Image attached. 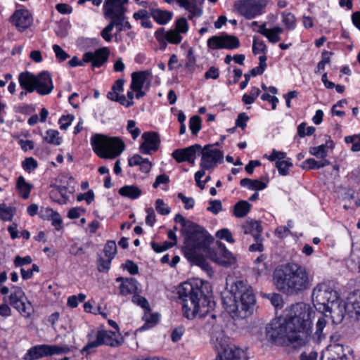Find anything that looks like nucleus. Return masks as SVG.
Listing matches in <instances>:
<instances>
[{"instance_id":"f257e3e1","label":"nucleus","mask_w":360,"mask_h":360,"mask_svg":"<svg viewBox=\"0 0 360 360\" xmlns=\"http://www.w3.org/2000/svg\"><path fill=\"white\" fill-rule=\"evenodd\" d=\"M177 294L182 301L184 315L188 319L206 316L215 305L208 283H204L201 280L182 283Z\"/></svg>"},{"instance_id":"f03ea898","label":"nucleus","mask_w":360,"mask_h":360,"mask_svg":"<svg viewBox=\"0 0 360 360\" xmlns=\"http://www.w3.org/2000/svg\"><path fill=\"white\" fill-rule=\"evenodd\" d=\"M276 288L290 295H300L309 289L312 277L304 266L289 262L278 266L273 274Z\"/></svg>"},{"instance_id":"7ed1b4c3","label":"nucleus","mask_w":360,"mask_h":360,"mask_svg":"<svg viewBox=\"0 0 360 360\" xmlns=\"http://www.w3.org/2000/svg\"><path fill=\"white\" fill-rule=\"evenodd\" d=\"M222 304L233 319H245L251 316L256 305L252 288L245 281H237L230 290L221 294Z\"/></svg>"},{"instance_id":"20e7f679","label":"nucleus","mask_w":360,"mask_h":360,"mask_svg":"<svg viewBox=\"0 0 360 360\" xmlns=\"http://www.w3.org/2000/svg\"><path fill=\"white\" fill-rule=\"evenodd\" d=\"M174 221L181 226V232L184 237L183 251L184 256L190 262L203 266L205 260L202 252H205L209 243L207 232L200 226L186 220L181 214H177L174 217Z\"/></svg>"},{"instance_id":"39448f33","label":"nucleus","mask_w":360,"mask_h":360,"mask_svg":"<svg viewBox=\"0 0 360 360\" xmlns=\"http://www.w3.org/2000/svg\"><path fill=\"white\" fill-rule=\"evenodd\" d=\"M314 310L309 304L298 302L291 305L285 311V318L288 323V328L296 335L299 346L304 345L312 333V319Z\"/></svg>"},{"instance_id":"423d86ee","label":"nucleus","mask_w":360,"mask_h":360,"mask_svg":"<svg viewBox=\"0 0 360 360\" xmlns=\"http://www.w3.org/2000/svg\"><path fill=\"white\" fill-rule=\"evenodd\" d=\"M312 300L319 310L329 311L334 323L342 321L345 314V302L339 298L338 292L326 283H319L313 289Z\"/></svg>"},{"instance_id":"0eeeda50","label":"nucleus","mask_w":360,"mask_h":360,"mask_svg":"<svg viewBox=\"0 0 360 360\" xmlns=\"http://www.w3.org/2000/svg\"><path fill=\"white\" fill-rule=\"evenodd\" d=\"M91 145L94 152L101 158L114 159L124 150V141L119 137H110L101 134H96L91 138Z\"/></svg>"},{"instance_id":"6e6552de","label":"nucleus","mask_w":360,"mask_h":360,"mask_svg":"<svg viewBox=\"0 0 360 360\" xmlns=\"http://www.w3.org/2000/svg\"><path fill=\"white\" fill-rule=\"evenodd\" d=\"M212 340L217 352L215 360H248L245 352L231 345L224 331L216 332Z\"/></svg>"},{"instance_id":"1a4fd4ad","label":"nucleus","mask_w":360,"mask_h":360,"mask_svg":"<svg viewBox=\"0 0 360 360\" xmlns=\"http://www.w3.org/2000/svg\"><path fill=\"white\" fill-rule=\"evenodd\" d=\"M122 343V338L119 333L111 330H100L96 335V340H90L82 349V354H89L95 352L100 345H105L110 347H118Z\"/></svg>"},{"instance_id":"9d476101","label":"nucleus","mask_w":360,"mask_h":360,"mask_svg":"<svg viewBox=\"0 0 360 360\" xmlns=\"http://www.w3.org/2000/svg\"><path fill=\"white\" fill-rule=\"evenodd\" d=\"M188 29V22L186 18H181L176 21V30L165 31L164 28H159L155 32L157 41L163 45L167 46V42L178 44L181 41L182 37L180 33L187 32Z\"/></svg>"},{"instance_id":"9b49d317","label":"nucleus","mask_w":360,"mask_h":360,"mask_svg":"<svg viewBox=\"0 0 360 360\" xmlns=\"http://www.w3.org/2000/svg\"><path fill=\"white\" fill-rule=\"evenodd\" d=\"M9 303L25 318H30L34 311L31 302L27 300L25 294L20 287L16 285L11 287Z\"/></svg>"},{"instance_id":"f8f14e48","label":"nucleus","mask_w":360,"mask_h":360,"mask_svg":"<svg viewBox=\"0 0 360 360\" xmlns=\"http://www.w3.org/2000/svg\"><path fill=\"white\" fill-rule=\"evenodd\" d=\"M201 155L200 166L201 169L205 172L206 170L214 169L219 163L222 162L224 158L223 153L215 148L214 145H206L198 151Z\"/></svg>"},{"instance_id":"ddd939ff","label":"nucleus","mask_w":360,"mask_h":360,"mask_svg":"<svg viewBox=\"0 0 360 360\" xmlns=\"http://www.w3.org/2000/svg\"><path fill=\"white\" fill-rule=\"evenodd\" d=\"M288 326V323L284 317L282 319L274 320L266 330L272 339L286 338L294 347H300L297 343L296 335Z\"/></svg>"},{"instance_id":"4468645a","label":"nucleus","mask_w":360,"mask_h":360,"mask_svg":"<svg viewBox=\"0 0 360 360\" xmlns=\"http://www.w3.org/2000/svg\"><path fill=\"white\" fill-rule=\"evenodd\" d=\"M266 5V3L262 0H238L234 3L235 8L247 19H252L261 14Z\"/></svg>"},{"instance_id":"2eb2a0df","label":"nucleus","mask_w":360,"mask_h":360,"mask_svg":"<svg viewBox=\"0 0 360 360\" xmlns=\"http://www.w3.org/2000/svg\"><path fill=\"white\" fill-rule=\"evenodd\" d=\"M207 46L212 49H234L240 46V41L236 36L223 33L209 38Z\"/></svg>"},{"instance_id":"dca6fc26","label":"nucleus","mask_w":360,"mask_h":360,"mask_svg":"<svg viewBox=\"0 0 360 360\" xmlns=\"http://www.w3.org/2000/svg\"><path fill=\"white\" fill-rule=\"evenodd\" d=\"M104 14L106 18L111 19L110 23L112 25V28L116 27L117 32H120L124 30H129L131 26L130 23L125 20L126 17L124 13L127 11L126 8H118L116 9H107L103 10Z\"/></svg>"},{"instance_id":"f3484780","label":"nucleus","mask_w":360,"mask_h":360,"mask_svg":"<svg viewBox=\"0 0 360 360\" xmlns=\"http://www.w3.org/2000/svg\"><path fill=\"white\" fill-rule=\"evenodd\" d=\"M109 55V49L108 47H103L94 52H86L83 55V60L84 62L91 63L93 68H96L101 67L107 62Z\"/></svg>"},{"instance_id":"a211bd4d","label":"nucleus","mask_w":360,"mask_h":360,"mask_svg":"<svg viewBox=\"0 0 360 360\" xmlns=\"http://www.w3.org/2000/svg\"><path fill=\"white\" fill-rule=\"evenodd\" d=\"M201 146L194 144L182 149H176L173 151L172 156L177 162H188L191 165H194L195 155L198 151L200 150Z\"/></svg>"},{"instance_id":"6ab92c4d","label":"nucleus","mask_w":360,"mask_h":360,"mask_svg":"<svg viewBox=\"0 0 360 360\" xmlns=\"http://www.w3.org/2000/svg\"><path fill=\"white\" fill-rule=\"evenodd\" d=\"M11 23L22 32L32 23V17L27 10H18L10 18Z\"/></svg>"},{"instance_id":"aec40b11","label":"nucleus","mask_w":360,"mask_h":360,"mask_svg":"<svg viewBox=\"0 0 360 360\" xmlns=\"http://www.w3.org/2000/svg\"><path fill=\"white\" fill-rule=\"evenodd\" d=\"M143 142L140 146V150L144 154H150L151 151H156L159 148L160 139L156 132H144L142 134Z\"/></svg>"},{"instance_id":"412c9836","label":"nucleus","mask_w":360,"mask_h":360,"mask_svg":"<svg viewBox=\"0 0 360 360\" xmlns=\"http://www.w3.org/2000/svg\"><path fill=\"white\" fill-rule=\"evenodd\" d=\"M35 86V90L39 94H49L53 89L50 74L47 72H43L36 75Z\"/></svg>"},{"instance_id":"4be33fe9","label":"nucleus","mask_w":360,"mask_h":360,"mask_svg":"<svg viewBox=\"0 0 360 360\" xmlns=\"http://www.w3.org/2000/svg\"><path fill=\"white\" fill-rule=\"evenodd\" d=\"M219 248L220 249L219 251L212 256V260L224 266H229L233 264L235 262L236 259L232 253L227 250L224 245H222L221 243L219 244Z\"/></svg>"},{"instance_id":"5701e85b","label":"nucleus","mask_w":360,"mask_h":360,"mask_svg":"<svg viewBox=\"0 0 360 360\" xmlns=\"http://www.w3.org/2000/svg\"><path fill=\"white\" fill-rule=\"evenodd\" d=\"M347 356L343 346L335 344L327 349L321 355V360H346Z\"/></svg>"},{"instance_id":"b1692460","label":"nucleus","mask_w":360,"mask_h":360,"mask_svg":"<svg viewBox=\"0 0 360 360\" xmlns=\"http://www.w3.org/2000/svg\"><path fill=\"white\" fill-rule=\"evenodd\" d=\"M117 282H121L120 285V294L126 296L129 294H136L138 290V282L135 278L118 277Z\"/></svg>"},{"instance_id":"393cba45","label":"nucleus","mask_w":360,"mask_h":360,"mask_svg":"<svg viewBox=\"0 0 360 360\" xmlns=\"http://www.w3.org/2000/svg\"><path fill=\"white\" fill-rule=\"evenodd\" d=\"M177 3L189 13L188 18L191 20L202 15V9L196 4L197 0H177Z\"/></svg>"},{"instance_id":"a878e982","label":"nucleus","mask_w":360,"mask_h":360,"mask_svg":"<svg viewBox=\"0 0 360 360\" xmlns=\"http://www.w3.org/2000/svg\"><path fill=\"white\" fill-rule=\"evenodd\" d=\"M18 82L22 89L29 92L35 91L36 75L29 72H21L18 76Z\"/></svg>"},{"instance_id":"bb28decb","label":"nucleus","mask_w":360,"mask_h":360,"mask_svg":"<svg viewBox=\"0 0 360 360\" xmlns=\"http://www.w3.org/2000/svg\"><path fill=\"white\" fill-rule=\"evenodd\" d=\"M151 75L150 70L134 72L131 75V89L139 90L142 89L143 84L149 76Z\"/></svg>"},{"instance_id":"cd10ccee","label":"nucleus","mask_w":360,"mask_h":360,"mask_svg":"<svg viewBox=\"0 0 360 360\" xmlns=\"http://www.w3.org/2000/svg\"><path fill=\"white\" fill-rule=\"evenodd\" d=\"M283 29L276 26L272 29H267L265 24L259 27V32L265 36L271 43L275 44L281 40L280 34L283 32Z\"/></svg>"},{"instance_id":"c85d7f7f","label":"nucleus","mask_w":360,"mask_h":360,"mask_svg":"<svg viewBox=\"0 0 360 360\" xmlns=\"http://www.w3.org/2000/svg\"><path fill=\"white\" fill-rule=\"evenodd\" d=\"M48 356L47 345H39L31 347L24 355V360H36Z\"/></svg>"},{"instance_id":"c756f323","label":"nucleus","mask_w":360,"mask_h":360,"mask_svg":"<svg viewBox=\"0 0 360 360\" xmlns=\"http://www.w3.org/2000/svg\"><path fill=\"white\" fill-rule=\"evenodd\" d=\"M67 193L68 191L65 186H56L50 191L49 195L53 201L63 205L68 201V196Z\"/></svg>"},{"instance_id":"7c9ffc66","label":"nucleus","mask_w":360,"mask_h":360,"mask_svg":"<svg viewBox=\"0 0 360 360\" xmlns=\"http://www.w3.org/2000/svg\"><path fill=\"white\" fill-rule=\"evenodd\" d=\"M150 15L160 25L167 23L172 18V13L159 8H150Z\"/></svg>"},{"instance_id":"2f4dec72","label":"nucleus","mask_w":360,"mask_h":360,"mask_svg":"<svg viewBox=\"0 0 360 360\" xmlns=\"http://www.w3.org/2000/svg\"><path fill=\"white\" fill-rule=\"evenodd\" d=\"M345 307V311L350 312L354 310L356 314L360 315V290L349 295Z\"/></svg>"},{"instance_id":"473e14b6","label":"nucleus","mask_w":360,"mask_h":360,"mask_svg":"<svg viewBox=\"0 0 360 360\" xmlns=\"http://www.w3.org/2000/svg\"><path fill=\"white\" fill-rule=\"evenodd\" d=\"M241 229L244 234H251L254 238L255 235H261L262 230L259 223L254 220L247 221L242 225Z\"/></svg>"},{"instance_id":"72a5a7b5","label":"nucleus","mask_w":360,"mask_h":360,"mask_svg":"<svg viewBox=\"0 0 360 360\" xmlns=\"http://www.w3.org/2000/svg\"><path fill=\"white\" fill-rule=\"evenodd\" d=\"M32 188V186L27 183L23 176H20L18 178L16 189L18 190L19 195L22 198L27 199L29 198Z\"/></svg>"},{"instance_id":"f704fd0d","label":"nucleus","mask_w":360,"mask_h":360,"mask_svg":"<svg viewBox=\"0 0 360 360\" xmlns=\"http://www.w3.org/2000/svg\"><path fill=\"white\" fill-rule=\"evenodd\" d=\"M118 193L122 196L127 197L130 199H136L142 194V191L139 187L131 185L124 186L120 188Z\"/></svg>"},{"instance_id":"c9c22d12","label":"nucleus","mask_w":360,"mask_h":360,"mask_svg":"<svg viewBox=\"0 0 360 360\" xmlns=\"http://www.w3.org/2000/svg\"><path fill=\"white\" fill-rule=\"evenodd\" d=\"M327 323L328 321L326 316L324 315H321L316 323V330L314 333V337L316 338L318 340H321L322 338H324L326 335L325 329H326Z\"/></svg>"},{"instance_id":"e433bc0d","label":"nucleus","mask_w":360,"mask_h":360,"mask_svg":"<svg viewBox=\"0 0 360 360\" xmlns=\"http://www.w3.org/2000/svg\"><path fill=\"white\" fill-rule=\"evenodd\" d=\"M303 168H307L308 169H314L322 168L325 166L329 165L330 162L328 160L323 159L320 161H317L314 158L307 159L305 161L302 162Z\"/></svg>"},{"instance_id":"4c0bfd02","label":"nucleus","mask_w":360,"mask_h":360,"mask_svg":"<svg viewBox=\"0 0 360 360\" xmlns=\"http://www.w3.org/2000/svg\"><path fill=\"white\" fill-rule=\"evenodd\" d=\"M250 204L245 200H240L234 206V214L236 217H244L250 211Z\"/></svg>"},{"instance_id":"58836bf2","label":"nucleus","mask_w":360,"mask_h":360,"mask_svg":"<svg viewBox=\"0 0 360 360\" xmlns=\"http://www.w3.org/2000/svg\"><path fill=\"white\" fill-rule=\"evenodd\" d=\"M44 139L50 144L59 146L62 142V138L59 136V132L56 130L49 129L46 131Z\"/></svg>"},{"instance_id":"ea45409f","label":"nucleus","mask_w":360,"mask_h":360,"mask_svg":"<svg viewBox=\"0 0 360 360\" xmlns=\"http://www.w3.org/2000/svg\"><path fill=\"white\" fill-rule=\"evenodd\" d=\"M145 320V323L140 328L141 330L148 329L155 326L159 321V315L158 314H150V312H145L143 318Z\"/></svg>"},{"instance_id":"a19ab883","label":"nucleus","mask_w":360,"mask_h":360,"mask_svg":"<svg viewBox=\"0 0 360 360\" xmlns=\"http://www.w3.org/2000/svg\"><path fill=\"white\" fill-rule=\"evenodd\" d=\"M15 208L7 206L6 204H0V217L4 221H11L15 214Z\"/></svg>"},{"instance_id":"79ce46f5","label":"nucleus","mask_w":360,"mask_h":360,"mask_svg":"<svg viewBox=\"0 0 360 360\" xmlns=\"http://www.w3.org/2000/svg\"><path fill=\"white\" fill-rule=\"evenodd\" d=\"M70 351L68 346H58L56 345H47L48 356L53 354H67Z\"/></svg>"},{"instance_id":"37998d69","label":"nucleus","mask_w":360,"mask_h":360,"mask_svg":"<svg viewBox=\"0 0 360 360\" xmlns=\"http://www.w3.org/2000/svg\"><path fill=\"white\" fill-rule=\"evenodd\" d=\"M282 22L285 25L286 29L289 30H294L296 26L295 17L291 13H283Z\"/></svg>"},{"instance_id":"c03bdc74","label":"nucleus","mask_w":360,"mask_h":360,"mask_svg":"<svg viewBox=\"0 0 360 360\" xmlns=\"http://www.w3.org/2000/svg\"><path fill=\"white\" fill-rule=\"evenodd\" d=\"M103 252L106 257L113 259L117 253V245L114 240H109L106 243Z\"/></svg>"},{"instance_id":"a18cd8bd","label":"nucleus","mask_w":360,"mask_h":360,"mask_svg":"<svg viewBox=\"0 0 360 360\" xmlns=\"http://www.w3.org/2000/svg\"><path fill=\"white\" fill-rule=\"evenodd\" d=\"M127 1L128 0H105L103 5V10L124 8V5L127 4Z\"/></svg>"},{"instance_id":"49530a36","label":"nucleus","mask_w":360,"mask_h":360,"mask_svg":"<svg viewBox=\"0 0 360 360\" xmlns=\"http://www.w3.org/2000/svg\"><path fill=\"white\" fill-rule=\"evenodd\" d=\"M189 128L193 135H196L201 129V118L198 115L190 118Z\"/></svg>"},{"instance_id":"de8ad7c7","label":"nucleus","mask_w":360,"mask_h":360,"mask_svg":"<svg viewBox=\"0 0 360 360\" xmlns=\"http://www.w3.org/2000/svg\"><path fill=\"white\" fill-rule=\"evenodd\" d=\"M292 167V163L288 160L277 161L276 167L281 175L285 176L288 174L289 168Z\"/></svg>"},{"instance_id":"09e8293b","label":"nucleus","mask_w":360,"mask_h":360,"mask_svg":"<svg viewBox=\"0 0 360 360\" xmlns=\"http://www.w3.org/2000/svg\"><path fill=\"white\" fill-rule=\"evenodd\" d=\"M309 153L316 158H324L327 156L328 151L326 146H324V144H321L319 146L311 148Z\"/></svg>"},{"instance_id":"8fccbe9b","label":"nucleus","mask_w":360,"mask_h":360,"mask_svg":"<svg viewBox=\"0 0 360 360\" xmlns=\"http://www.w3.org/2000/svg\"><path fill=\"white\" fill-rule=\"evenodd\" d=\"M132 302L144 309L146 311L150 312V305L148 300L145 297L135 294L132 297Z\"/></svg>"},{"instance_id":"3c124183","label":"nucleus","mask_w":360,"mask_h":360,"mask_svg":"<svg viewBox=\"0 0 360 360\" xmlns=\"http://www.w3.org/2000/svg\"><path fill=\"white\" fill-rule=\"evenodd\" d=\"M112 259L110 257H106V259H103L102 257H99L98 259V270L99 272L106 273L110 268L111 261Z\"/></svg>"},{"instance_id":"603ef678","label":"nucleus","mask_w":360,"mask_h":360,"mask_svg":"<svg viewBox=\"0 0 360 360\" xmlns=\"http://www.w3.org/2000/svg\"><path fill=\"white\" fill-rule=\"evenodd\" d=\"M266 49V46L264 44V41H262V39H259L258 38L254 37L252 44L253 53L257 55L259 53L264 52Z\"/></svg>"},{"instance_id":"864d4df0","label":"nucleus","mask_w":360,"mask_h":360,"mask_svg":"<svg viewBox=\"0 0 360 360\" xmlns=\"http://www.w3.org/2000/svg\"><path fill=\"white\" fill-rule=\"evenodd\" d=\"M216 236L221 240H225L229 243H234V239L233 238L231 232L228 229H222L219 230Z\"/></svg>"},{"instance_id":"5fc2aeb1","label":"nucleus","mask_w":360,"mask_h":360,"mask_svg":"<svg viewBox=\"0 0 360 360\" xmlns=\"http://www.w3.org/2000/svg\"><path fill=\"white\" fill-rule=\"evenodd\" d=\"M155 210L162 215H167L170 213V208L167 206L163 200L158 199L155 201Z\"/></svg>"},{"instance_id":"6e6d98bb","label":"nucleus","mask_w":360,"mask_h":360,"mask_svg":"<svg viewBox=\"0 0 360 360\" xmlns=\"http://www.w3.org/2000/svg\"><path fill=\"white\" fill-rule=\"evenodd\" d=\"M53 50L56 54V57L59 62L65 61L70 56L58 45L54 44Z\"/></svg>"},{"instance_id":"4d7b16f0","label":"nucleus","mask_w":360,"mask_h":360,"mask_svg":"<svg viewBox=\"0 0 360 360\" xmlns=\"http://www.w3.org/2000/svg\"><path fill=\"white\" fill-rule=\"evenodd\" d=\"M315 131V127H309L306 128V124L304 122L301 123L297 127V134L300 137H304L306 135H311Z\"/></svg>"},{"instance_id":"13d9d810","label":"nucleus","mask_w":360,"mask_h":360,"mask_svg":"<svg viewBox=\"0 0 360 360\" xmlns=\"http://www.w3.org/2000/svg\"><path fill=\"white\" fill-rule=\"evenodd\" d=\"M38 166L37 162L33 158H27L22 162L23 169L29 172L34 170Z\"/></svg>"},{"instance_id":"bf43d9fd","label":"nucleus","mask_w":360,"mask_h":360,"mask_svg":"<svg viewBox=\"0 0 360 360\" xmlns=\"http://www.w3.org/2000/svg\"><path fill=\"white\" fill-rule=\"evenodd\" d=\"M127 129L134 140L140 135L141 130L136 127V122L134 120L128 121Z\"/></svg>"},{"instance_id":"052dcab7","label":"nucleus","mask_w":360,"mask_h":360,"mask_svg":"<svg viewBox=\"0 0 360 360\" xmlns=\"http://www.w3.org/2000/svg\"><path fill=\"white\" fill-rule=\"evenodd\" d=\"M32 262V259L30 256H25L24 257H21L20 256L18 255L14 259V265L15 267L18 266H22L26 264H30Z\"/></svg>"},{"instance_id":"680f3d73","label":"nucleus","mask_w":360,"mask_h":360,"mask_svg":"<svg viewBox=\"0 0 360 360\" xmlns=\"http://www.w3.org/2000/svg\"><path fill=\"white\" fill-rule=\"evenodd\" d=\"M255 243L251 245L249 247V250L251 252H262L263 251L262 238L261 235H255Z\"/></svg>"},{"instance_id":"e2e57ef3","label":"nucleus","mask_w":360,"mask_h":360,"mask_svg":"<svg viewBox=\"0 0 360 360\" xmlns=\"http://www.w3.org/2000/svg\"><path fill=\"white\" fill-rule=\"evenodd\" d=\"M332 53L324 51L322 53V59L317 65V71L322 70L325 68L326 65L328 64L330 61V56Z\"/></svg>"},{"instance_id":"0e129e2a","label":"nucleus","mask_w":360,"mask_h":360,"mask_svg":"<svg viewBox=\"0 0 360 360\" xmlns=\"http://www.w3.org/2000/svg\"><path fill=\"white\" fill-rule=\"evenodd\" d=\"M73 118V116L70 115L62 116L59 120L60 128L63 130H66L71 124Z\"/></svg>"},{"instance_id":"69168bd1","label":"nucleus","mask_w":360,"mask_h":360,"mask_svg":"<svg viewBox=\"0 0 360 360\" xmlns=\"http://www.w3.org/2000/svg\"><path fill=\"white\" fill-rule=\"evenodd\" d=\"M178 198L184 202L185 209L189 210L193 207L195 200L193 198L186 197L181 193H178Z\"/></svg>"},{"instance_id":"338daca9","label":"nucleus","mask_w":360,"mask_h":360,"mask_svg":"<svg viewBox=\"0 0 360 360\" xmlns=\"http://www.w3.org/2000/svg\"><path fill=\"white\" fill-rule=\"evenodd\" d=\"M286 158V153L283 151H278L276 149H273L271 155L268 157V160L269 161H275L276 160H278V161L284 160Z\"/></svg>"},{"instance_id":"774afa93","label":"nucleus","mask_w":360,"mask_h":360,"mask_svg":"<svg viewBox=\"0 0 360 360\" xmlns=\"http://www.w3.org/2000/svg\"><path fill=\"white\" fill-rule=\"evenodd\" d=\"M210 206L207 207V210L217 214L222 210V205L220 200H210Z\"/></svg>"}]
</instances>
